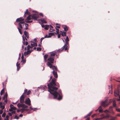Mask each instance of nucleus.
Segmentation results:
<instances>
[{"mask_svg":"<svg viewBox=\"0 0 120 120\" xmlns=\"http://www.w3.org/2000/svg\"><path fill=\"white\" fill-rule=\"evenodd\" d=\"M56 81L55 79H52L50 84H48L47 86L49 89V90H48V91L53 95V99H57L58 100H60L62 98V94L60 90H59L58 92L56 91L58 88L54 87L56 86V84L55 83Z\"/></svg>","mask_w":120,"mask_h":120,"instance_id":"obj_1","label":"nucleus"},{"mask_svg":"<svg viewBox=\"0 0 120 120\" xmlns=\"http://www.w3.org/2000/svg\"><path fill=\"white\" fill-rule=\"evenodd\" d=\"M107 99H106L104 101H102L101 102V105L104 107L107 106L109 105V104L107 103Z\"/></svg>","mask_w":120,"mask_h":120,"instance_id":"obj_2","label":"nucleus"},{"mask_svg":"<svg viewBox=\"0 0 120 120\" xmlns=\"http://www.w3.org/2000/svg\"><path fill=\"white\" fill-rule=\"evenodd\" d=\"M48 65L50 68H51L53 70L55 69V70L57 71V69L56 67L54 66H53L51 64L48 63L47 64Z\"/></svg>","mask_w":120,"mask_h":120,"instance_id":"obj_3","label":"nucleus"},{"mask_svg":"<svg viewBox=\"0 0 120 120\" xmlns=\"http://www.w3.org/2000/svg\"><path fill=\"white\" fill-rule=\"evenodd\" d=\"M17 106L18 107H22V108L27 109V108L28 107L27 105L22 103V104L18 103L17 104Z\"/></svg>","mask_w":120,"mask_h":120,"instance_id":"obj_4","label":"nucleus"},{"mask_svg":"<svg viewBox=\"0 0 120 120\" xmlns=\"http://www.w3.org/2000/svg\"><path fill=\"white\" fill-rule=\"evenodd\" d=\"M54 58L50 57L48 58L47 59V61H48L47 64H48V63H53L54 62Z\"/></svg>","mask_w":120,"mask_h":120,"instance_id":"obj_5","label":"nucleus"},{"mask_svg":"<svg viewBox=\"0 0 120 120\" xmlns=\"http://www.w3.org/2000/svg\"><path fill=\"white\" fill-rule=\"evenodd\" d=\"M25 103L29 106L31 105V101L29 98H28L25 100Z\"/></svg>","mask_w":120,"mask_h":120,"instance_id":"obj_6","label":"nucleus"},{"mask_svg":"<svg viewBox=\"0 0 120 120\" xmlns=\"http://www.w3.org/2000/svg\"><path fill=\"white\" fill-rule=\"evenodd\" d=\"M33 51L32 50H27V51L26 52H25L24 53V55L25 56L29 55L30 53L32 51Z\"/></svg>","mask_w":120,"mask_h":120,"instance_id":"obj_7","label":"nucleus"},{"mask_svg":"<svg viewBox=\"0 0 120 120\" xmlns=\"http://www.w3.org/2000/svg\"><path fill=\"white\" fill-rule=\"evenodd\" d=\"M29 110V109H27L22 108L21 109H18L17 110V112H19L20 111L22 113L25 111H27Z\"/></svg>","mask_w":120,"mask_h":120,"instance_id":"obj_8","label":"nucleus"},{"mask_svg":"<svg viewBox=\"0 0 120 120\" xmlns=\"http://www.w3.org/2000/svg\"><path fill=\"white\" fill-rule=\"evenodd\" d=\"M39 16L38 15L34 14L32 16V19H33L35 20H37V19L38 18Z\"/></svg>","mask_w":120,"mask_h":120,"instance_id":"obj_9","label":"nucleus"},{"mask_svg":"<svg viewBox=\"0 0 120 120\" xmlns=\"http://www.w3.org/2000/svg\"><path fill=\"white\" fill-rule=\"evenodd\" d=\"M4 102L3 103V104L0 107L2 109H3L5 108V105L7 103V100H5L4 101Z\"/></svg>","mask_w":120,"mask_h":120,"instance_id":"obj_10","label":"nucleus"},{"mask_svg":"<svg viewBox=\"0 0 120 120\" xmlns=\"http://www.w3.org/2000/svg\"><path fill=\"white\" fill-rule=\"evenodd\" d=\"M23 95V94H22L20 98V102L22 103H23L24 102V97Z\"/></svg>","mask_w":120,"mask_h":120,"instance_id":"obj_11","label":"nucleus"},{"mask_svg":"<svg viewBox=\"0 0 120 120\" xmlns=\"http://www.w3.org/2000/svg\"><path fill=\"white\" fill-rule=\"evenodd\" d=\"M68 44H66V43H65L64 45L61 49L57 50V51L58 52H59L63 50L65 48L66 45H67Z\"/></svg>","mask_w":120,"mask_h":120,"instance_id":"obj_12","label":"nucleus"},{"mask_svg":"<svg viewBox=\"0 0 120 120\" xmlns=\"http://www.w3.org/2000/svg\"><path fill=\"white\" fill-rule=\"evenodd\" d=\"M68 44H66V43H65L64 45L61 49L57 50V51L58 52H59L63 50L65 48L66 45H67Z\"/></svg>","mask_w":120,"mask_h":120,"instance_id":"obj_13","label":"nucleus"},{"mask_svg":"<svg viewBox=\"0 0 120 120\" xmlns=\"http://www.w3.org/2000/svg\"><path fill=\"white\" fill-rule=\"evenodd\" d=\"M30 42H31V45L32 47L35 46H37V44L36 42H33L32 41H31Z\"/></svg>","mask_w":120,"mask_h":120,"instance_id":"obj_14","label":"nucleus"},{"mask_svg":"<svg viewBox=\"0 0 120 120\" xmlns=\"http://www.w3.org/2000/svg\"><path fill=\"white\" fill-rule=\"evenodd\" d=\"M53 75H54V77L55 78H57L58 77L57 74V72L55 71L54 70L52 72Z\"/></svg>","mask_w":120,"mask_h":120,"instance_id":"obj_15","label":"nucleus"},{"mask_svg":"<svg viewBox=\"0 0 120 120\" xmlns=\"http://www.w3.org/2000/svg\"><path fill=\"white\" fill-rule=\"evenodd\" d=\"M114 95L116 96L117 97L119 96V92L118 91H115L114 92Z\"/></svg>","mask_w":120,"mask_h":120,"instance_id":"obj_16","label":"nucleus"},{"mask_svg":"<svg viewBox=\"0 0 120 120\" xmlns=\"http://www.w3.org/2000/svg\"><path fill=\"white\" fill-rule=\"evenodd\" d=\"M24 34L26 37L27 38H29V37L28 33L27 31H25L24 32Z\"/></svg>","mask_w":120,"mask_h":120,"instance_id":"obj_17","label":"nucleus"},{"mask_svg":"<svg viewBox=\"0 0 120 120\" xmlns=\"http://www.w3.org/2000/svg\"><path fill=\"white\" fill-rule=\"evenodd\" d=\"M24 19H22V18L20 17L19 18H18L16 20V22H20L24 20Z\"/></svg>","mask_w":120,"mask_h":120,"instance_id":"obj_18","label":"nucleus"},{"mask_svg":"<svg viewBox=\"0 0 120 120\" xmlns=\"http://www.w3.org/2000/svg\"><path fill=\"white\" fill-rule=\"evenodd\" d=\"M41 89L44 90L47 88V87L46 86H41L40 87H38Z\"/></svg>","mask_w":120,"mask_h":120,"instance_id":"obj_19","label":"nucleus"},{"mask_svg":"<svg viewBox=\"0 0 120 120\" xmlns=\"http://www.w3.org/2000/svg\"><path fill=\"white\" fill-rule=\"evenodd\" d=\"M48 56V54H45L44 56V61L46 62V59Z\"/></svg>","mask_w":120,"mask_h":120,"instance_id":"obj_20","label":"nucleus"},{"mask_svg":"<svg viewBox=\"0 0 120 120\" xmlns=\"http://www.w3.org/2000/svg\"><path fill=\"white\" fill-rule=\"evenodd\" d=\"M65 40L66 44H68V42L69 41L68 38V36H66V39H64Z\"/></svg>","mask_w":120,"mask_h":120,"instance_id":"obj_21","label":"nucleus"},{"mask_svg":"<svg viewBox=\"0 0 120 120\" xmlns=\"http://www.w3.org/2000/svg\"><path fill=\"white\" fill-rule=\"evenodd\" d=\"M10 107L12 109V110H15L16 109V108L12 104H11L10 105Z\"/></svg>","mask_w":120,"mask_h":120,"instance_id":"obj_22","label":"nucleus"},{"mask_svg":"<svg viewBox=\"0 0 120 120\" xmlns=\"http://www.w3.org/2000/svg\"><path fill=\"white\" fill-rule=\"evenodd\" d=\"M60 32L61 33V34L63 36H66V33L65 32H63L61 31H60Z\"/></svg>","mask_w":120,"mask_h":120,"instance_id":"obj_23","label":"nucleus"},{"mask_svg":"<svg viewBox=\"0 0 120 120\" xmlns=\"http://www.w3.org/2000/svg\"><path fill=\"white\" fill-rule=\"evenodd\" d=\"M18 62H17L16 63V66L17 67V70L18 71H19V69L20 68V67L19 66V65H20V64H18Z\"/></svg>","mask_w":120,"mask_h":120,"instance_id":"obj_24","label":"nucleus"},{"mask_svg":"<svg viewBox=\"0 0 120 120\" xmlns=\"http://www.w3.org/2000/svg\"><path fill=\"white\" fill-rule=\"evenodd\" d=\"M40 20L43 23H47V22L44 19H41Z\"/></svg>","mask_w":120,"mask_h":120,"instance_id":"obj_25","label":"nucleus"},{"mask_svg":"<svg viewBox=\"0 0 120 120\" xmlns=\"http://www.w3.org/2000/svg\"><path fill=\"white\" fill-rule=\"evenodd\" d=\"M99 111L100 112H103V110L102 109L101 107V106H100L98 108Z\"/></svg>","mask_w":120,"mask_h":120,"instance_id":"obj_26","label":"nucleus"},{"mask_svg":"<svg viewBox=\"0 0 120 120\" xmlns=\"http://www.w3.org/2000/svg\"><path fill=\"white\" fill-rule=\"evenodd\" d=\"M29 12H28V9H27L26 10V11L25 12V13H24V17H25L26 16L25 15L26 14H27L28 15L29 14Z\"/></svg>","mask_w":120,"mask_h":120,"instance_id":"obj_27","label":"nucleus"},{"mask_svg":"<svg viewBox=\"0 0 120 120\" xmlns=\"http://www.w3.org/2000/svg\"><path fill=\"white\" fill-rule=\"evenodd\" d=\"M93 111H91L89 113L87 114L86 116H85L84 117V118H86L88 116L90 115L93 112Z\"/></svg>","mask_w":120,"mask_h":120,"instance_id":"obj_28","label":"nucleus"},{"mask_svg":"<svg viewBox=\"0 0 120 120\" xmlns=\"http://www.w3.org/2000/svg\"><path fill=\"white\" fill-rule=\"evenodd\" d=\"M55 33L54 32V33H52V32L50 33L49 34V36H50V37H51V36H53V35H55Z\"/></svg>","mask_w":120,"mask_h":120,"instance_id":"obj_29","label":"nucleus"},{"mask_svg":"<svg viewBox=\"0 0 120 120\" xmlns=\"http://www.w3.org/2000/svg\"><path fill=\"white\" fill-rule=\"evenodd\" d=\"M31 19V15H29L27 17V19H26L25 20H27V21L30 20Z\"/></svg>","mask_w":120,"mask_h":120,"instance_id":"obj_30","label":"nucleus"},{"mask_svg":"<svg viewBox=\"0 0 120 120\" xmlns=\"http://www.w3.org/2000/svg\"><path fill=\"white\" fill-rule=\"evenodd\" d=\"M26 38L25 37H24L23 36H22V39H23V44L24 45H25V40H26L25 39Z\"/></svg>","mask_w":120,"mask_h":120,"instance_id":"obj_31","label":"nucleus"},{"mask_svg":"<svg viewBox=\"0 0 120 120\" xmlns=\"http://www.w3.org/2000/svg\"><path fill=\"white\" fill-rule=\"evenodd\" d=\"M116 102L115 101H114L113 102V106L115 107H116Z\"/></svg>","mask_w":120,"mask_h":120,"instance_id":"obj_32","label":"nucleus"},{"mask_svg":"<svg viewBox=\"0 0 120 120\" xmlns=\"http://www.w3.org/2000/svg\"><path fill=\"white\" fill-rule=\"evenodd\" d=\"M30 109L31 110H33L34 111H35L36 110H37L38 109L37 108H33L31 106H30Z\"/></svg>","mask_w":120,"mask_h":120,"instance_id":"obj_33","label":"nucleus"},{"mask_svg":"<svg viewBox=\"0 0 120 120\" xmlns=\"http://www.w3.org/2000/svg\"><path fill=\"white\" fill-rule=\"evenodd\" d=\"M49 28V25H46L44 29L46 30H48Z\"/></svg>","mask_w":120,"mask_h":120,"instance_id":"obj_34","label":"nucleus"},{"mask_svg":"<svg viewBox=\"0 0 120 120\" xmlns=\"http://www.w3.org/2000/svg\"><path fill=\"white\" fill-rule=\"evenodd\" d=\"M4 93V88H3V89L1 91L0 94L1 95H3V93Z\"/></svg>","mask_w":120,"mask_h":120,"instance_id":"obj_35","label":"nucleus"},{"mask_svg":"<svg viewBox=\"0 0 120 120\" xmlns=\"http://www.w3.org/2000/svg\"><path fill=\"white\" fill-rule=\"evenodd\" d=\"M27 50H30V48H32L33 47L31 46V47L29 45H28V46H27Z\"/></svg>","mask_w":120,"mask_h":120,"instance_id":"obj_36","label":"nucleus"},{"mask_svg":"<svg viewBox=\"0 0 120 120\" xmlns=\"http://www.w3.org/2000/svg\"><path fill=\"white\" fill-rule=\"evenodd\" d=\"M56 55V53H55L53 52L50 55V56H54Z\"/></svg>","mask_w":120,"mask_h":120,"instance_id":"obj_37","label":"nucleus"},{"mask_svg":"<svg viewBox=\"0 0 120 120\" xmlns=\"http://www.w3.org/2000/svg\"><path fill=\"white\" fill-rule=\"evenodd\" d=\"M25 26V29H27L28 28V24H27V23H25L24 24Z\"/></svg>","mask_w":120,"mask_h":120,"instance_id":"obj_38","label":"nucleus"},{"mask_svg":"<svg viewBox=\"0 0 120 120\" xmlns=\"http://www.w3.org/2000/svg\"><path fill=\"white\" fill-rule=\"evenodd\" d=\"M64 30L65 31H67L68 30V28L66 26H65V27L64 28Z\"/></svg>","mask_w":120,"mask_h":120,"instance_id":"obj_39","label":"nucleus"},{"mask_svg":"<svg viewBox=\"0 0 120 120\" xmlns=\"http://www.w3.org/2000/svg\"><path fill=\"white\" fill-rule=\"evenodd\" d=\"M101 117L99 118L100 120L102 119H103L105 118L104 116L103 115H101Z\"/></svg>","mask_w":120,"mask_h":120,"instance_id":"obj_40","label":"nucleus"},{"mask_svg":"<svg viewBox=\"0 0 120 120\" xmlns=\"http://www.w3.org/2000/svg\"><path fill=\"white\" fill-rule=\"evenodd\" d=\"M56 33H55V34L56 35L58 34L59 33V30L58 29H57V28H56Z\"/></svg>","mask_w":120,"mask_h":120,"instance_id":"obj_41","label":"nucleus"},{"mask_svg":"<svg viewBox=\"0 0 120 120\" xmlns=\"http://www.w3.org/2000/svg\"><path fill=\"white\" fill-rule=\"evenodd\" d=\"M7 97L6 96V95H4L3 98V100H5V99L6 100H7Z\"/></svg>","mask_w":120,"mask_h":120,"instance_id":"obj_42","label":"nucleus"},{"mask_svg":"<svg viewBox=\"0 0 120 120\" xmlns=\"http://www.w3.org/2000/svg\"><path fill=\"white\" fill-rule=\"evenodd\" d=\"M111 116L109 115H108L105 116H104L105 118H109V117L110 118Z\"/></svg>","mask_w":120,"mask_h":120,"instance_id":"obj_43","label":"nucleus"},{"mask_svg":"<svg viewBox=\"0 0 120 120\" xmlns=\"http://www.w3.org/2000/svg\"><path fill=\"white\" fill-rule=\"evenodd\" d=\"M41 48L40 47H38L37 48V50L38 51H40L41 50Z\"/></svg>","mask_w":120,"mask_h":120,"instance_id":"obj_44","label":"nucleus"},{"mask_svg":"<svg viewBox=\"0 0 120 120\" xmlns=\"http://www.w3.org/2000/svg\"><path fill=\"white\" fill-rule=\"evenodd\" d=\"M32 21H29V20L28 21H27V20H25V22H26L27 23H30L32 22Z\"/></svg>","mask_w":120,"mask_h":120,"instance_id":"obj_45","label":"nucleus"},{"mask_svg":"<svg viewBox=\"0 0 120 120\" xmlns=\"http://www.w3.org/2000/svg\"><path fill=\"white\" fill-rule=\"evenodd\" d=\"M21 62H23V64H24L26 62V60L25 59L22 60Z\"/></svg>","mask_w":120,"mask_h":120,"instance_id":"obj_46","label":"nucleus"},{"mask_svg":"<svg viewBox=\"0 0 120 120\" xmlns=\"http://www.w3.org/2000/svg\"><path fill=\"white\" fill-rule=\"evenodd\" d=\"M18 25L19 27L21 29H22V25L21 24H20V23H19Z\"/></svg>","mask_w":120,"mask_h":120,"instance_id":"obj_47","label":"nucleus"},{"mask_svg":"<svg viewBox=\"0 0 120 120\" xmlns=\"http://www.w3.org/2000/svg\"><path fill=\"white\" fill-rule=\"evenodd\" d=\"M50 38V36H49V35L48 36V35H46L44 37V38Z\"/></svg>","mask_w":120,"mask_h":120,"instance_id":"obj_48","label":"nucleus"},{"mask_svg":"<svg viewBox=\"0 0 120 120\" xmlns=\"http://www.w3.org/2000/svg\"><path fill=\"white\" fill-rule=\"evenodd\" d=\"M19 118V117L18 116H17V115H15L14 117V119H16L18 120V119Z\"/></svg>","mask_w":120,"mask_h":120,"instance_id":"obj_49","label":"nucleus"},{"mask_svg":"<svg viewBox=\"0 0 120 120\" xmlns=\"http://www.w3.org/2000/svg\"><path fill=\"white\" fill-rule=\"evenodd\" d=\"M31 93V91L30 90H28V91L27 92V95H28L30 94Z\"/></svg>","mask_w":120,"mask_h":120,"instance_id":"obj_50","label":"nucleus"},{"mask_svg":"<svg viewBox=\"0 0 120 120\" xmlns=\"http://www.w3.org/2000/svg\"><path fill=\"white\" fill-rule=\"evenodd\" d=\"M5 116L6 113L5 112L2 115V116L3 117H5Z\"/></svg>","mask_w":120,"mask_h":120,"instance_id":"obj_51","label":"nucleus"},{"mask_svg":"<svg viewBox=\"0 0 120 120\" xmlns=\"http://www.w3.org/2000/svg\"><path fill=\"white\" fill-rule=\"evenodd\" d=\"M18 29L19 30V32L20 34H22V32H21V30L19 28V27L18 28Z\"/></svg>","mask_w":120,"mask_h":120,"instance_id":"obj_52","label":"nucleus"},{"mask_svg":"<svg viewBox=\"0 0 120 120\" xmlns=\"http://www.w3.org/2000/svg\"><path fill=\"white\" fill-rule=\"evenodd\" d=\"M104 112L105 113H106V112H109V111L108 110L106 109L105 110Z\"/></svg>","mask_w":120,"mask_h":120,"instance_id":"obj_53","label":"nucleus"},{"mask_svg":"<svg viewBox=\"0 0 120 120\" xmlns=\"http://www.w3.org/2000/svg\"><path fill=\"white\" fill-rule=\"evenodd\" d=\"M25 23V22L24 21H21L19 23H20V24H23Z\"/></svg>","mask_w":120,"mask_h":120,"instance_id":"obj_54","label":"nucleus"},{"mask_svg":"<svg viewBox=\"0 0 120 120\" xmlns=\"http://www.w3.org/2000/svg\"><path fill=\"white\" fill-rule=\"evenodd\" d=\"M24 55H23V53H22V57H21V59H22V60L24 59Z\"/></svg>","mask_w":120,"mask_h":120,"instance_id":"obj_55","label":"nucleus"},{"mask_svg":"<svg viewBox=\"0 0 120 120\" xmlns=\"http://www.w3.org/2000/svg\"><path fill=\"white\" fill-rule=\"evenodd\" d=\"M45 38L44 37H42V38H41L40 39V41H41V42L42 41V40Z\"/></svg>","mask_w":120,"mask_h":120,"instance_id":"obj_56","label":"nucleus"},{"mask_svg":"<svg viewBox=\"0 0 120 120\" xmlns=\"http://www.w3.org/2000/svg\"><path fill=\"white\" fill-rule=\"evenodd\" d=\"M112 106H110L109 108V110H110V111H111L112 110Z\"/></svg>","mask_w":120,"mask_h":120,"instance_id":"obj_57","label":"nucleus"},{"mask_svg":"<svg viewBox=\"0 0 120 120\" xmlns=\"http://www.w3.org/2000/svg\"><path fill=\"white\" fill-rule=\"evenodd\" d=\"M116 110L118 112H120V108L116 109Z\"/></svg>","mask_w":120,"mask_h":120,"instance_id":"obj_58","label":"nucleus"},{"mask_svg":"<svg viewBox=\"0 0 120 120\" xmlns=\"http://www.w3.org/2000/svg\"><path fill=\"white\" fill-rule=\"evenodd\" d=\"M96 115V114H93V115H92L91 116V117L92 118H93Z\"/></svg>","mask_w":120,"mask_h":120,"instance_id":"obj_59","label":"nucleus"},{"mask_svg":"<svg viewBox=\"0 0 120 120\" xmlns=\"http://www.w3.org/2000/svg\"><path fill=\"white\" fill-rule=\"evenodd\" d=\"M109 89H110V90H112V87L110 86H109Z\"/></svg>","mask_w":120,"mask_h":120,"instance_id":"obj_60","label":"nucleus"},{"mask_svg":"<svg viewBox=\"0 0 120 120\" xmlns=\"http://www.w3.org/2000/svg\"><path fill=\"white\" fill-rule=\"evenodd\" d=\"M27 89H26L24 91V93H23V94H24V93H25L26 92H27Z\"/></svg>","mask_w":120,"mask_h":120,"instance_id":"obj_61","label":"nucleus"},{"mask_svg":"<svg viewBox=\"0 0 120 120\" xmlns=\"http://www.w3.org/2000/svg\"><path fill=\"white\" fill-rule=\"evenodd\" d=\"M109 112L111 113L112 114H114L115 113L114 112V111H112L111 112Z\"/></svg>","mask_w":120,"mask_h":120,"instance_id":"obj_62","label":"nucleus"},{"mask_svg":"<svg viewBox=\"0 0 120 120\" xmlns=\"http://www.w3.org/2000/svg\"><path fill=\"white\" fill-rule=\"evenodd\" d=\"M8 114L9 115V116H12V114H11V113H8Z\"/></svg>","mask_w":120,"mask_h":120,"instance_id":"obj_63","label":"nucleus"},{"mask_svg":"<svg viewBox=\"0 0 120 120\" xmlns=\"http://www.w3.org/2000/svg\"><path fill=\"white\" fill-rule=\"evenodd\" d=\"M49 28L50 27V28H53L52 26L51 25H49Z\"/></svg>","mask_w":120,"mask_h":120,"instance_id":"obj_64","label":"nucleus"}]
</instances>
